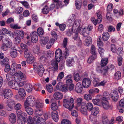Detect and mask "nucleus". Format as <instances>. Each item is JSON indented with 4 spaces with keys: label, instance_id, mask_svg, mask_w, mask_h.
<instances>
[{
    "label": "nucleus",
    "instance_id": "nucleus-1",
    "mask_svg": "<svg viewBox=\"0 0 124 124\" xmlns=\"http://www.w3.org/2000/svg\"><path fill=\"white\" fill-rule=\"evenodd\" d=\"M2 42L3 44L1 45V48L4 51L7 50L12 46V42L7 37L3 40Z\"/></svg>",
    "mask_w": 124,
    "mask_h": 124
},
{
    "label": "nucleus",
    "instance_id": "nucleus-2",
    "mask_svg": "<svg viewBox=\"0 0 124 124\" xmlns=\"http://www.w3.org/2000/svg\"><path fill=\"white\" fill-rule=\"evenodd\" d=\"M73 99L72 98H71L70 101L67 99H64L63 102V106L66 108H68L70 110H71L74 107L73 104Z\"/></svg>",
    "mask_w": 124,
    "mask_h": 124
},
{
    "label": "nucleus",
    "instance_id": "nucleus-3",
    "mask_svg": "<svg viewBox=\"0 0 124 124\" xmlns=\"http://www.w3.org/2000/svg\"><path fill=\"white\" fill-rule=\"evenodd\" d=\"M108 59L107 58L102 59L101 61V66L103 70H100V72L103 73V75H105L107 72L108 71L109 68L106 65L108 63Z\"/></svg>",
    "mask_w": 124,
    "mask_h": 124
},
{
    "label": "nucleus",
    "instance_id": "nucleus-4",
    "mask_svg": "<svg viewBox=\"0 0 124 124\" xmlns=\"http://www.w3.org/2000/svg\"><path fill=\"white\" fill-rule=\"evenodd\" d=\"M25 78V75L20 71L16 72L14 77V79L16 82L19 80L20 81L21 80H24Z\"/></svg>",
    "mask_w": 124,
    "mask_h": 124
},
{
    "label": "nucleus",
    "instance_id": "nucleus-5",
    "mask_svg": "<svg viewBox=\"0 0 124 124\" xmlns=\"http://www.w3.org/2000/svg\"><path fill=\"white\" fill-rule=\"evenodd\" d=\"M16 113L18 116V118L17 122L19 124H23L25 122V117H22L21 115L22 113V111L19 110L16 111Z\"/></svg>",
    "mask_w": 124,
    "mask_h": 124
},
{
    "label": "nucleus",
    "instance_id": "nucleus-6",
    "mask_svg": "<svg viewBox=\"0 0 124 124\" xmlns=\"http://www.w3.org/2000/svg\"><path fill=\"white\" fill-rule=\"evenodd\" d=\"M3 94L4 98L7 99L12 97V93L11 90L7 89L3 90Z\"/></svg>",
    "mask_w": 124,
    "mask_h": 124
},
{
    "label": "nucleus",
    "instance_id": "nucleus-7",
    "mask_svg": "<svg viewBox=\"0 0 124 124\" xmlns=\"http://www.w3.org/2000/svg\"><path fill=\"white\" fill-rule=\"evenodd\" d=\"M68 39L67 38H65L63 41V46L65 47L64 52L65 57L66 58L69 54V51L68 49L66 47L67 46V43Z\"/></svg>",
    "mask_w": 124,
    "mask_h": 124
},
{
    "label": "nucleus",
    "instance_id": "nucleus-8",
    "mask_svg": "<svg viewBox=\"0 0 124 124\" xmlns=\"http://www.w3.org/2000/svg\"><path fill=\"white\" fill-rule=\"evenodd\" d=\"M10 56L12 57L15 58L18 55L17 50L16 47L13 46L10 49Z\"/></svg>",
    "mask_w": 124,
    "mask_h": 124
},
{
    "label": "nucleus",
    "instance_id": "nucleus-9",
    "mask_svg": "<svg viewBox=\"0 0 124 124\" xmlns=\"http://www.w3.org/2000/svg\"><path fill=\"white\" fill-rule=\"evenodd\" d=\"M37 35V32L35 31H33L30 34V36H32L31 41L33 43H36L38 41V38Z\"/></svg>",
    "mask_w": 124,
    "mask_h": 124
},
{
    "label": "nucleus",
    "instance_id": "nucleus-10",
    "mask_svg": "<svg viewBox=\"0 0 124 124\" xmlns=\"http://www.w3.org/2000/svg\"><path fill=\"white\" fill-rule=\"evenodd\" d=\"M91 82L90 79L88 78H85L82 82V85L84 88H87L90 86Z\"/></svg>",
    "mask_w": 124,
    "mask_h": 124
},
{
    "label": "nucleus",
    "instance_id": "nucleus-11",
    "mask_svg": "<svg viewBox=\"0 0 124 124\" xmlns=\"http://www.w3.org/2000/svg\"><path fill=\"white\" fill-rule=\"evenodd\" d=\"M83 85L80 82H78L76 85L75 90V91L78 93H81L83 89Z\"/></svg>",
    "mask_w": 124,
    "mask_h": 124
},
{
    "label": "nucleus",
    "instance_id": "nucleus-12",
    "mask_svg": "<svg viewBox=\"0 0 124 124\" xmlns=\"http://www.w3.org/2000/svg\"><path fill=\"white\" fill-rule=\"evenodd\" d=\"M101 102L103 108L105 110H107L112 108V106L109 104L107 101H104L102 100V101H101Z\"/></svg>",
    "mask_w": 124,
    "mask_h": 124
},
{
    "label": "nucleus",
    "instance_id": "nucleus-13",
    "mask_svg": "<svg viewBox=\"0 0 124 124\" xmlns=\"http://www.w3.org/2000/svg\"><path fill=\"white\" fill-rule=\"evenodd\" d=\"M55 55L56 60L57 61L60 60L61 59V57L62 56L61 50L59 48L57 49L56 51Z\"/></svg>",
    "mask_w": 124,
    "mask_h": 124
},
{
    "label": "nucleus",
    "instance_id": "nucleus-14",
    "mask_svg": "<svg viewBox=\"0 0 124 124\" xmlns=\"http://www.w3.org/2000/svg\"><path fill=\"white\" fill-rule=\"evenodd\" d=\"M9 119L10 123L12 124L15 123L16 121V115L14 113L11 114L9 116Z\"/></svg>",
    "mask_w": 124,
    "mask_h": 124
},
{
    "label": "nucleus",
    "instance_id": "nucleus-15",
    "mask_svg": "<svg viewBox=\"0 0 124 124\" xmlns=\"http://www.w3.org/2000/svg\"><path fill=\"white\" fill-rule=\"evenodd\" d=\"M38 73L40 76H42L45 70L44 68L42 65H40L37 68Z\"/></svg>",
    "mask_w": 124,
    "mask_h": 124
},
{
    "label": "nucleus",
    "instance_id": "nucleus-16",
    "mask_svg": "<svg viewBox=\"0 0 124 124\" xmlns=\"http://www.w3.org/2000/svg\"><path fill=\"white\" fill-rule=\"evenodd\" d=\"M51 68L54 71H56L58 70V63L57 61L55 60L52 61H51Z\"/></svg>",
    "mask_w": 124,
    "mask_h": 124
},
{
    "label": "nucleus",
    "instance_id": "nucleus-17",
    "mask_svg": "<svg viewBox=\"0 0 124 124\" xmlns=\"http://www.w3.org/2000/svg\"><path fill=\"white\" fill-rule=\"evenodd\" d=\"M110 98V94L108 92H106L104 93L103 95V97L101 99V100H102L104 101H107L109 100Z\"/></svg>",
    "mask_w": 124,
    "mask_h": 124
},
{
    "label": "nucleus",
    "instance_id": "nucleus-18",
    "mask_svg": "<svg viewBox=\"0 0 124 124\" xmlns=\"http://www.w3.org/2000/svg\"><path fill=\"white\" fill-rule=\"evenodd\" d=\"M16 82H16H15L13 80L8 82V85L11 88L17 90L16 86H17V85Z\"/></svg>",
    "mask_w": 124,
    "mask_h": 124
},
{
    "label": "nucleus",
    "instance_id": "nucleus-19",
    "mask_svg": "<svg viewBox=\"0 0 124 124\" xmlns=\"http://www.w3.org/2000/svg\"><path fill=\"white\" fill-rule=\"evenodd\" d=\"M54 98L56 99H61L63 98L62 94L61 93L56 92L54 94Z\"/></svg>",
    "mask_w": 124,
    "mask_h": 124
},
{
    "label": "nucleus",
    "instance_id": "nucleus-20",
    "mask_svg": "<svg viewBox=\"0 0 124 124\" xmlns=\"http://www.w3.org/2000/svg\"><path fill=\"white\" fill-rule=\"evenodd\" d=\"M118 97V95L117 92L115 90L113 92L112 98L113 101L116 102L117 101Z\"/></svg>",
    "mask_w": 124,
    "mask_h": 124
},
{
    "label": "nucleus",
    "instance_id": "nucleus-21",
    "mask_svg": "<svg viewBox=\"0 0 124 124\" xmlns=\"http://www.w3.org/2000/svg\"><path fill=\"white\" fill-rule=\"evenodd\" d=\"M15 33L17 34V36L23 39L24 37V32L22 30H17L15 31Z\"/></svg>",
    "mask_w": 124,
    "mask_h": 124
},
{
    "label": "nucleus",
    "instance_id": "nucleus-22",
    "mask_svg": "<svg viewBox=\"0 0 124 124\" xmlns=\"http://www.w3.org/2000/svg\"><path fill=\"white\" fill-rule=\"evenodd\" d=\"M91 111L92 115L96 116L99 113V110L98 107H95L93 108Z\"/></svg>",
    "mask_w": 124,
    "mask_h": 124
},
{
    "label": "nucleus",
    "instance_id": "nucleus-23",
    "mask_svg": "<svg viewBox=\"0 0 124 124\" xmlns=\"http://www.w3.org/2000/svg\"><path fill=\"white\" fill-rule=\"evenodd\" d=\"M52 117L55 122H57L58 120V113L56 111H54L52 112Z\"/></svg>",
    "mask_w": 124,
    "mask_h": 124
},
{
    "label": "nucleus",
    "instance_id": "nucleus-24",
    "mask_svg": "<svg viewBox=\"0 0 124 124\" xmlns=\"http://www.w3.org/2000/svg\"><path fill=\"white\" fill-rule=\"evenodd\" d=\"M110 36L108 33L106 32L103 33L102 35V38L104 41H107L109 38Z\"/></svg>",
    "mask_w": 124,
    "mask_h": 124
},
{
    "label": "nucleus",
    "instance_id": "nucleus-25",
    "mask_svg": "<svg viewBox=\"0 0 124 124\" xmlns=\"http://www.w3.org/2000/svg\"><path fill=\"white\" fill-rule=\"evenodd\" d=\"M92 40L91 37H88L85 39L84 42V45L87 46H88L89 45L92 44Z\"/></svg>",
    "mask_w": 124,
    "mask_h": 124
},
{
    "label": "nucleus",
    "instance_id": "nucleus-26",
    "mask_svg": "<svg viewBox=\"0 0 124 124\" xmlns=\"http://www.w3.org/2000/svg\"><path fill=\"white\" fill-rule=\"evenodd\" d=\"M45 120L41 117L38 118L37 120L36 123L37 124H46Z\"/></svg>",
    "mask_w": 124,
    "mask_h": 124
},
{
    "label": "nucleus",
    "instance_id": "nucleus-27",
    "mask_svg": "<svg viewBox=\"0 0 124 124\" xmlns=\"http://www.w3.org/2000/svg\"><path fill=\"white\" fill-rule=\"evenodd\" d=\"M35 59V58L33 55L28 57L26 61L29 64H31L33 62Z\"/></svg>",
    "mask_w": 124,
    "mask_h": 124
},
{
    "label": "nucleus",
    "instance_id": "nucleus-28",
    "mask_svg": "<svg viewBox=\"0 0 124 124\" xmlns=\"http://www.w3.org/2000/svg\"><path fill=\"white\" fill-rule=\"evenodd\" d=\"M18 93L20 96L22 97H24L26 95L25 90L23 88H21L19 89Z\"/></svg>",
    "mask_w": 124,
    "mask_h": 124
},
{
    "label": "nucleus",
    "instance_id": "nucleus-29",
    "mask_svg": "<svg viewBox=\"0 0 124 124\" xmlns=\"http://www.w3.org/2000/svg\"><path fill=\"white\" fill-rule=\"evenodd\" d=\"M76 8L77 9L80 8L82 3V0H75Z\"/></svg>",
    "mask_w": 124,
    "mask_h": 124
},
{
    "label": "nucleus",
    "instance_id": "nucleus-30",
    "mask_svg": "<svg viewBox=\"0 0 124 124\" xmlns=\"http://www.w3.org/2000/svg\"><path fill=\"white\" fill-rule=\"evenodd\" d=\"M113 4L112 3L109 4L107 6V10L108 12L106 14L107 15H110V12L113 9Z\"/></svg>",
    "mask_w": 124,
    "mask_h": 124
},
{
    "label": "nucleus",
    "instance_id": "nucleus-31",
    "mask_svg": "<svg viewBox=\"0 0 124 124\" xmlns=\"http://www.w3.org/2000/svg\"><path fill=\"white\" fill-rule=\"evenodd\" d=\"M74 63V59L73 58H72L71 59H70L66 61L67 65V66L69 67L72 66Z\"/></svg>",
    "mask_w": 124,
    "mask_h": 124
},
{
    "label": "nucleus",
    "instance_id": "nucleus-32",
    "mask_svg": "<svg viewBox=\"0 0 124 124\" xmlns=\"http://www.w3.org/2000/svg\"><path fill=\"white\" fill-rule=\"evenodd\" d=\"M32 85L29 84H27L25 85V88L28 92H31L32 90Z\"/></svg>",
    "mask_w": 124,
    "mask_h": 124
},
{
    "label": "nucleus",
    "instance_id": "nucleus-33",
    "mask_svg": "<svg viewBox=\"0 0 124 124\" xmlns=\"http://www.w3.org/2000/svg\"><path fill=\"white\" fill-rule=\"evenodd\" d=\"M27 50L25 51H24V57L27 59L32 55L30 53L29 49H27Z\"/></svg>",
    "mask_w": 124,
    "mask_h": 124
},
{
    "label": "nucleus",
    "instance_id": "nucleus-34",
    "mask_svg": "<svg viewBox=\"0 0 124 124\" xmlns=\"http://www.w3.org/2000/svg\"><path fill=\"white\" fill-rule=\"evenodd\" d=\"M102 121L104 124H107L109 122L107 115H103L102 116Z\"/></svg>",
    "mask_w": 124,
    "mask_h": 124
},
{
    "label": "nucleus",
    "instance_id": "nucleus-35",
    "mask_svg": "<svg viewBox=\"0 0 124 124\" xmlns=\"http://www.w3.org/2000/svg\"><path fill=\"white\" fill-rule=\"evenodd\" d=\"M91 53L93 55L96 56H97L95 47V46L93 45H92L91 47Z\"/></svg>",
    "mask_w": 124,
    "mask_h": 124
},
{
    "label": "nucleus",
    "instance_id": "nucleus-36",
    "mask_svg": "<svg viewBox=\"0 0 124 124\" xmlns=\"http://www.w3.org/2000/svg\"><path fill=\"white\" fill-rule=\"evenodd\" d=\"M37 118V116H35L32 120V117L31 116H29L27 118V122L29 124H33V121H35Z\"/></svg>",
    "mask_w": 124,
    "mask_h": 124
},
{
    "label": "nucleus",
    "instance_id": "nucleus-37",
    "mask_svg": "<svg viewBox=\"0 0 124 124\" xmlns=\"http://www.w3.org/2000/svg\"><path fill=\"white\" fill-rule=\"evenodd\" d=\"M46 88L47 91L50 93H52L53 90L52 85L49 84H47L46 86Z\"/></svg>",
    "mask_w": 124,
    "mask_h": 124
},
{
    "label": "nucleus",
    "instance_id": "nucleus-38",
    "mask_svg": "<svg viewBox=\"0 0 124 124\" xmlns=\"http://www.w3.org/2000/svg\"><path fill=\"white\" fill-rule=\"evenodd\" d=\"M25 110L29 115H31L33 113V109L30 107H28L24 108Z\"/></svg>",
    "mask_w": 124,
    "mask_h": 124
},
{
    "label": "nucleus",
    "instance_id": "nucleus-39",
    "mask_svg": "<svg viewBox=\"0 0 124 124\" xmlns=\"http://www.w3.org/2000/svg\"><path fill=\"white\" fill-rule=\"evenodd\" d=\"M26 100L31 104H33L35 101L34 97L31 96H28Z\"/></svg>",
    "mask_w": 124,
    "mask_h": 124
},
{
    "label": "nucleus",
    "instance_id": "nucleus-40",
    "mask_svg": "<svg viewBox=\"0 0 124 124\" xmlns=\"http://www.w3.org/2000/svg\"><path fill=\"white\" fill-rule=\"evenodd\" d=\"M49 9L47 5H45V7L42 9V12L44 14H47L49 12Z\"/></svg>",
    "mask_w": 124,
    "mask_h": 124
},
{
    "label": "nucleus",
    "instance_id": "nucleus-41",
    "mask_svg": "<svg viewBox=\"0 0 124 124\" xmlns=\"http://www.w3.org/2000/svg\"><path fill=\"white\" fill-rule=\"evenodd\" d=\"M44 106V103L39 102H37L36 103L35 106L36 108H42Z\"/></svg>",
    "mask_w": 124,
    "mask_h": 124
},
{
    "label": "nucleus",
    "instance_id": "nucleus-42",
    "mask_svg": "<svg viewBox=\"0 0 124 124\" xmlns=\"http://www.w3.org/2000/svg\"><path fill=\"white\" fill-rule=\"evenodd\" d=\"M51 108L54 111L57 110L58 108L57 104L55 103H52L51 105Z\"/></svg>",
    "mask_w": 124,
    "mask_h": 124
},
{
    "label": "nucleus",
    "instance_id": "nucleus-43",
    "mask_svg": "<svg viewBox=\"0 0 124 124\" xmlns=\"http://www.w3.org/2000/svg\"><path fill=\"white\" fill-rule=\"evenodd\" d=\"M74 79L75 81L78 82L79 81L81 77L79 75L78 73L74 74L73 75Z\"/></svg>",
    "mask_w": 124,
    "mask_h": 124
},
{
    "label": "nucleus",
    "instance_id": "nucleus-44",
    "mask_svg": "<svg viewBox=\"0 0 124 124\" xmlns=\"http://www.w3.org/2000/svg\"><path fill=\"white\" fill-rule=\"evenodd\" d=\"M64 73L63 72H60L58 75L57 80L58 81H60L61 79L63 78Z\"/></svg>",
    "mask_w": 124,
    "mask_h": 124
},
{
    "label": "nucleus",
    "instance_id": "nucleus-45",
    "mask_svg": "<svg viewBox=\"0 0 124 124\" xmlns=\"http://www.w3.org/2000/svg\"><path fill=\"white\" fill-rule=\"evenodd\" d=\"M16 104L15 102L13 100L8 99L7 101V104H8L13 107Z\"/></svg>",
    "mask_w": 124,
    "mask_h": 124
},
{
    "label": "nucleus",
    "instance_id": "nucleus-46",
    "mask_svg": "<svg viewBox=\"0 0 124 124\" xmlns=\"http://www.w3.org/2000/svg\"><path fill=\"white\" fill-rule=\"evenodd\" d=\"M97 57L96 56L92 55L89 57L88 60L87 62L89 63H90L93 62V60L96 59Z\"/></svg>",
    "mask_w": 124,
    "mask_h": 124
},
{
    "label": "nucleus",
    "instance_id": "nucleus-47",
    "mask_svg": "<svg viewBox=\"0 0 124 124\" xmlns=\"http://www.w3.org/2000/svg\"><path fill=\"white\" fill-rule=\"evenodd\" d=\"M86 107L87 110L89 111H91L93 108L92 104L90 103H87Z\"/></svg>",
    "mask_w": 124,
    "mask_h": 124
},
{
    "label": "nucleus",
    "instance_id": "nucleus-48",
    "mask_svg": "<svg viewBox=\"0 0 124 124\" xmlns=\"http://www.w3.org/2000/svg\"><path fill=\"white\" fill-rule=\"evenodd\" d=\"M9 60L7 58H5L2 61V64L3 66H6L9 64H8Z\"/></svg>",
    "mask_w": 124,
    "mask_h": 124
},
{
    "label": "nucleus",
    "instance_id": "nucleus-49",
    "mask_svg": "<svg viewBox=\"0 0 124 124\" xmlns=\"http://www.w3.org/2000/svg\"><path fill=\"white\" fill-rule=\"evenodd\" d=\"M93 104L96 105H100L101 104V101L98 99H95L93 100Z\"/></svg>",
    "mask_w": 124,
    "mask_h": 124
},
{
    "label": "nucleus",
    "instance_id": "nucleus-50",
    "mask_svg": "<svg viewBox=\"0 0 124 124\" xmlns=\"http://www.w3.org/2000/svg\"><path fill=\"white\" fill-rule=\"evenodd\" d=\"M121 76V73L119 71H117L115 74V78L116 80H118L119 79Z\"/></svg>",
    "mask_w": 124,
    "mask_h": 124
},
{
    "label": "nucleus",
    "instance_id": "nucleus-51",
    "mask_svg": "<svg viewBox=\"0 0 124 124\" xmlns=\"http://www.w3.org/2000/svg\"><path fill=\"white\" fill-rule=\"evenodd\" d=\"M49 39L48 37H43L42 39V42L43 44H46L48 42Z\"/></svg>",
    "mask_w": 124,
    "mask_h": 124
},
{
    "label": "nucleus",
    "instance_id": "nucleus-52",
    "mask_svg": "<svg viewBox=\"0 0 124 124\" xmlns=\"http://www.w3.org/2000/svg\"><path fill=\"white\" fill-rule=\"evenodd\" d=\"M62 87L61 91H62L63 92H66L68 90V86L67 85H63Z\"/></svg>",
    "mask_w": 124,
    "mask_h": 124
},
{
    "label": "nucleus",
    "instance_id": "nucleus-53",
    "mask_svg": "<svg viewBox=\"0 0 124 124\" xmlns=\"http://www.w3.org/2000/svg\"><path fill=\"white\" fill-rule=\"evenodd\" d=\"M10 26L11 28L14 29H18L20 28L21 27L18 26L17 24H15L12 23L10 24Z\"/></svg>",
    "mask_w": 124,
    "mask_h": 124
},
{
    "label": "nucleus",
    "instance_id": "nucleus-54",
    "mask_svg": "<svg viewBox=\"0 0 124 124\" xmlns=\"http://www.w3.org/2000/svg\"><path fill=\"white\" fill-rule=\"evenodd\" d=\"M63 85L62 82H59L57 85L56 86V89L58 90L61 91L62 89V87Z\"/></svg>",
    "mask_w": 124,
    "mask_h": 124
},
{
    "label": "nucleus",
    "instance_id": "nucleus-55",
    "mask_svg": "<svg viewBox=\"0 0 124 124\" xmlns=\"http://www.w3.org/2000/svg\"><path fill=\"white\" fill-rule=\"evenodd\" d=\"M38 35H42L44 34V31L43 29L41 27L37 29Z\"/></svg>",
    "mask_w": 124,
    "mask_h": 124
},
{
    "label": "nucleus",
    "instance_id": "nucleus-56",
    "mask_svg": "<svg viewBox=\"0 0 124 124\" xmlns=\"http://www.w3.org/2000/svg\"><path fill=\"white\" fill-rule=\"evenodd\" d=\"M56 3V8L57 9H58L59 8H62L64 6V5H62V2L60 1H59Z\"/></svg>",
    "mask_w": 124,
    "mask_h": 124
},
{
    "label": "nucleus",
    "instance_id": "nucleus-57",
    "mask_svg": "<svg viewBox=\"0 0 124 124\" xmlns=\"http://www.w3.org/2000/svg\"><path fill=\"white\" fill-rule=\"evenodd\" d=\"M16 84L17 86H16L17 90H18L19 88V87H22L24 85V83L23 82H21L19 83H18L16 82Z\"/></svg>",
    "mask_w": 124,
    "mask_h": 124
},
{
    "label": "nucleus",
    "instance_id": "nucleus-58",
    "mask_svg": "<svg viewBox=\"0 0 124 124\" xmlns=\"http://www.w3.org/2000/svg\"><path fill=\"white\" fill-rule=\"evenodd\" d=\"M33 105L31 104L28 102L26 100L24 103V108L30 107L29 106H33Z\"/></svg>",
    "mask_w": 124,
    "mask_h": 124
},
{
    "label": "nucleus",
    "instance_id": "nucleus-59",
    "mask_svg": "<svg viewBox=\"0 0 124 124\" xmlns=\"http://www.w3.org/2000/svg\"><path fill=\"white\" fill-rule=\"evenodd\" d=\"M123 49L122 48H119L117 51V54L120 56H121L123 54Z\"/></svg>",
    "mask_w": 124,
    "mask_h": 124
},
{
    "label": "nucleus",
    "instance_id": "nucleus-60",
    "mask_svg": "<svg viewBox=\"0 0 124 124\" xmlns=\"http://www.w3.org/2000/svg\"><path fill=\"white\" fill-rule=\"evenodd\" d=\"M82 99L81 98H78L77 99V106H78L81 105L82 104Z\"/></svg>",
    "mask_w": 124,
    "mask_h": 124
},
{
    "label": "nucleus",
    "instance_id": "nucleus-61",
    "mask_svg": "<svg viewBox=\"0 0 124 124\" xmlns=\"http://www.w3.org/2000/svg\"><path fill=\"white\" fill-rule=\"evenodd\" d=\"M84 98L86 100H89L91 99V96L89 94H87L85 95L84 96Z\"/></svg>",
    "mask_w": 124,
    "mask_h": 124
},
{
    "label": "nucleus",
    "instance_id": "nucleus-62",
    "mask_svg": "<svg viewBox=\"0 0 124 124\" xmlns=\"http://www.w3.org/2000/svg\"><path fill=\"white\" fill-rule=\"evenodd\" d=\"M6 78L8 82L12 81L13 77L12 75H10L9 73H7L6 75Z\"/></svg>",
    "mask_w": 124,
    "mask_h": 124
},
{
    "label": "nucleus",
    "instance_id": "nucleus-63",
    "mask_svg": "<svg viewBox=\"0 0 124 124\" xmlns=\"http://www.w3.org/2000/svg\"><path fill=\"white\" fill-rule=\"evenodd\" d=\"M73 27H72L70 29H69L67 31V35L68 36H70L73 32Z\"/></svg>",
    "mask_w": 124,
    "mask_h": 124
},
{
    "label": "nucleus",
    "instance_id": "nucleus-64",
    "mask_svg": "<svg viewBox=\"0 0 124 124\" xmlns=\"http://www.w3.org/2000/svg\"><path fill=\"white\" fill-rule=\"evenodd\" d=\"M62 124H71V122L68 120L64 119L61 122Z\"/></svg>",
    "mask_w": 124,
    "mask_h": 124
}]
</instances>
